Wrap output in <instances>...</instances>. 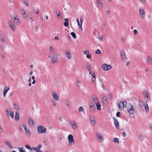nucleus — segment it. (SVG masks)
Wrapping results in <instances>:
<instances>
[{
	"label": "nucleus",
	"instance_id": "nucleus-1",
	"mask_svg": "<svg viewBox=\"0 0 152 152\" xmlns=\"http://www.w3.org/2000/svg\"><path fill=\"white\" fill-rule=\"evenodd\" d=\"M38 132L39 134L44 133L47 132V129L42 126H39L37 127Z\"/></svg>",
	"mask_w": 152,
	"mask_h": 152
},
{
	"label": "nucleus",
	"instance_id": "nucleus-2",
	"mask_svg": "<svg viewBox=\"0 0 152 152\" xmlns=\"http://www.w3.org/2000/svg\"><path fill=\"white\" fill-rule=\"evenodd\" d=\"M127 104V102L126 101H124L123 102H121L117 103V105L118 107L120 110H123L124 108L126 107Z\"/></svg>",
	"mask_w": 152,
	"mask_h": 152
},
{
	"label": "nucleus",
	"instance_id": "nucleus-3",
	"mask_svg": "<svg viewBox=\"0 0 152 152\" xmlns=\"http://www.w3.org/2000/svg\"><path fill=\"white\" fill-rule=\"evenodd\" d=\"M68 139L69 141V145H73L75 143V141L72 135L69 134L68 137Z\"/></svg>",
	"mask_w": 152,
	"mask_h": 152
},
{
	"label": "nucleus",
	"instance_id": "nucleus-4",
	"mask_svg": "<svg viewBox=\"0 0 152 152\" xmlns=\"http://www.w3.org/2000/svg\"><path fill=\"white\" fill-rule=\"evenodd\" d=\"M50 61L51 63L54 64L56 63L58 60L57 54L56 53L50 57Z\"/></svg>",
	"mask_w": 152,
	"mask_h": 152
},
{
	"label": "nucleus",
	"instance_id": "nucleus-5",
	"mask_svg": "<svg viewBox=\"0 0 152 152\" xmlns=\"http://www.w3.org/2000/svg\"><path fill=\"white\" fill-rule=\"evenodd\" d=\"M139 12L141 18L142 19L144 18L145 15V13L144 10L142 8H140L139 9Z\"/></svg>",
	"mask_w": 152,
	"mask_h": 152
},
{
	"label": "nucleus",
	"instance_id": "nucleus-6",
	"mask_svg": "<svg viewBox=\"0 0 152 152\" xmlns=\"http://www.w3.org/2000/svg\"><path fill=\"white\" fill-rule=\"evenodd\" d=\"M143 95L145 100L148 101L150 99L148 92L147 90L144 91L143 92Z\"/></svg>",
	"mask_w": 152,
	"mask_h": 152
},
{
	"label": "nucleus",
	"instance_id": "nucleus-7",
	"mask_svg": "<svg viewBox=\"0 0 152 152\" xmlns=\"http://www.w3.org/2000/svg\"><path fill=\"white\" fill-rule=\"evenodd\" d=\"M5 112L7 116H9L11 117V118H12L14 117V114L12 112L10 109H7L5 110Z\"/></svg>",
	"mask_w": 152,
	"mask_h": 152
},
{
	"label": "nucleus",
	"instance_id": "nucleus-8",
	"mask_svg": "<svg viewBox=\"0 0 152 152\" xmlns=\"http://www.w3.org/2000/svg\"><path fill=\"white\" fill-rule=\"evenodd\" d=\"M102 67L103 69L105 71H107L111 69L112 68V66L105 64L102 65Z\"/></svg>",
	"mask_w": 152,
	"mask_h": 152
},
{
	"label": "nucleus",
	"instance_id": "nucleus-9",
	"mask_svg": "<svg viewBox=\"0 0 152 152\" xmlns=\"http://www.w3.org/2000/svg\"><path fill=\"white\" fill-rule=\"evenodd\" d=\"M8 24L11 29L12 31H15L16 28L14 23L11 21H9Z\"/></svg>",
	"mask_w": 152,
	"mask_h": 152
},
{
	"label": "nucleus",
	"instance_id": "nucleus-10",
	"mask_svg": "<svg viewBox=\"0 0 152 152\" xmlns=\"http://www.w3.org/2000/svg\"><path fill=\"white\" fill-rule=\"evenodd\" d=\"M13 17V18L12 19L14 23L17 25H19L20 23V22L19 19L17 18V15H14Z\"/></svg>",
	"mask_w": 152,
	"mask_h": 152
},
{
	"label": "nucleus",
	"instance_id": "nucleus-11",
	"mask_svg": "<svg viewBox=\"0 0 152 152\" xmlns=\"http://www.w3.org/2000/svg\"><path fill=\"white\" fill-rule=\"evenodd\" d=\"M96 136L99 142H102L104 140L102 136L99 133L97 132L96 133Z\"/></svg>",
	"mask_w": 152,
	"mask_h": 152
},
{
	"label": "nucleus",
	"instance_id": "nucleus-12",
	"mask_svg": "<svg viewBox=\"0 0 152 152\" xmlns=\"http://www.w3.org/2000/svg\"><path fill=\"white\" fill-rule=\"evenodd\" d=\"M65 54L68 60H70L71 59V54L70 52L66 50V52L65 53Z\"/></svg>",
	"mask_w": 152,
	"mask_h": 152
},
{
	"label": "nucleus",
	"instance_id": "nucleus-13",
	"mask_svg": "<svg viewBox=\"0 0 152 152\" xmlns=\"http://www.w3.org/2000/svg\"><path fill=\"white\" fill-rule=\"evenodd\" d=\"M113 120L114 125L116 128L118 129H119V124L117 119L115 118H114Z\"/></svg>",
	"mask_w": 152,
	"mask_h": 152
},
{
	"label": "nucleus",
	"instance_id": "nucleus-14",
	"mask_svg": "<svg viewBox=\"0 0 152 152\" xmlns=\"http://www.w3.org/2000/svg\"><path fill=\"white\" fill-rule=\"evenodd\" d=\"M127 111L129 113L132 115L134 113V108L133 106L132 105H131L130 107L127 109Z\"/></svg>",
	"mask_w": 152,
	"mask_h": 152
},
{
	"label": "nucleus",
	"instance_id": "nucleus-15",
	"mask_svg": "<svg viewBox=\"0 0 152 152\" xmlns=\"http://www.w3.org/2000/svg\"><path fill=\"white\" fill-rule=\"evenodd\" d=\"M120 54L121 58L124 60H125L126 59V57L124 50H121L120 51Z\"/></svg>",
	"mask_w": 152,
	"mask_h": 152
},
{
	"label": "nucleus",
	"instance_id": "nucleus-16",
	"mask_svg": "<svg viewBox=\"0 0 152 152\" xmlns=\"http://www.w3.org/2000/svg\"><path fill=\"white\" fill-rule=\"evenodd\" d=\"M69 123L72 126V128L76 130L77 129V126L75 121H70Z\"/></svg>",
	"mask_w": 152,
	"mask_h": 152
},
{
	"label": "nucleus",
	"instance_id": "nucleus-17",
	"mask_svg": "<svg viewBox=\"0 0 152 152\" xmlns=\"http://www.w3.org/2000/svg\"><path fill=\"white\" fill-rule=\"evenodd\" d=\"M53 98L55 100H58L59 98L58 95L56 93L53 92L52 94Z\"/></svg>",
	"mask_w": 152,
	"mask_h": 152
},
{
	"label": "nucleus",
	"instance_id": "nucleus-18",
	"mask_svg": "<svg viewBox=\"0 0 152 152\" xmlns=\"http://www.w3.org/2000/svg\"><path fill=\"white\" fill-rule=\"evenodd\" d=\"M20 12L22 14L23 17L24 18H27V15L26 13V11L23 9H22L20 10Z\"/></svg>",
	"mask_w": 152,
	"mask_h": 152
},
{
	"label": "nucleus",
	"instance_id": "nucleus-19",
	"mask_svg": "<svg viewBox=\"0 0 152 152\" xmlns=\"http://www.w3.org/2000/svg\"><path fill=\"white\" fill-rule=\"evenodd\" d=\"M102 99L103 103L104 104H105V105L107 104V101L105 96L104 95H102Z\"/></svg>",
	"mask_w": 152,
	"mask_h": 152
},
{
	"label": "nucleus",
	"instance_id": "nucleus-20",
	"mask_svg": "<svg viewBox=\"0 0 152 152\" xmlns=\"http://www.w3.org/2000/svg\"><path fill=\"white\" fill-rule=\"evenodd\" d=\"M28 123L29 125L30 126H33L35 124V123L32 119H29L28 120Z\"/></svg>",
	"mask_w": 152,
	"mask_h": 152
},
{
	"label": "nucleus",
	"instance_id": "nucleus-21",
	"mask_svg": "<svg viewBox=\"0 0 152 152\" xmlns=\"http://www.w3.org/2000/svg\"><path fill=\"white\" fill-rule=\"evenodd\" d=\"M92 98L95 104L99 102L97 97H96V95L95 94H93L92 95Z\"/></svg>",
	"mask_w": 152,
	"mask_h": 152
},
{
	"label": "nucleus",
	"instance_id": "nucleus-22",
	"mask_svg": "<svg viewBox=\"0 0 152 152\" xmlns=\"http://www.w3.org/2000/svg\"><path fill=\"white\" fill-rule=\"evenodd\" d=\"M55 12L56 13L57 15L58 18L61 19L62 17L61 14V13L59 11V10L56 9V10Z\"/></svg>",
	"mask_w": 152,
	"mask_h": 152
},
{
	"label": "nucleus",
	"instance_id": "nucleus-23",
	"mask_svg": "<svg viewBox=\"0 0 152 152\" xmlns=\"http://www.w3.org/2000/svg\"><path fill=\"white\" fill-rule=\"evenodd\" d=\"M90 120L91 121V123L92 125L95 124L96 122L94 117L92 116L90 118Z\"/></svg>",
	"mask_w": 152,
	"mask_h": 152
},
{
	"label": "nucleus",
	"instance_id": "nucleus-24",
	"mask_svg": "<svg viewBox=\"0 0 152 152\" xmlns=\"http://www.w3.org/2000/svg\"><path fill=\"white\" fill-rule=\"evenodd\" d=\"M147 61L148 63L149 64H152V58L150 56H147Z\"/></svg>",
	"mask_w": 152,
	"mask_h": 152
},
{
	"label": "nucleus",
	"instance_id": "nucleus-25",
	"mask_svg": "<svg viewBox=\"0 0 152 152\" xmlns=\"http://www.w3.org/2000/svg\"><path fill=\"white\" fill-rule=\"evenodd\" d=\"M96 2L97 4L98 7L100 8H101L103 5L102 3L100 1V0H96Z\"/></svg>",
	"mask_w": 152,
	"mask_h": 152
},
{
	"label": "nucleus",
	"instance_id": "nucleus-26",
	"mask_svg": "<svg viewBox=\"0 0 152 152\" xmlns=\"http://www.w3.org/2000/svg\"><path fill=\"white\" fill-rule=\"evenodd\" d=\"M96 105V108L97 110L98 111H99L101 110V106L100 103L99 102H98L96 103H95Z\"/></svg>",
	"mask_w": 152,
	"mask_h": 152
},
{
	"label": "nucleus",
	"instance_id": "nucleus-27",
	"mask_svg": "<svg viewBox=\"0 0 152 152\" xmlns=\"http://www.w3.org/2000/svg\"><path fill=\"white\" fill-rule=\"evenodd\" d=\"M15 119L16 121L19 120V113L18 112H15Z\"/></svg>",
	"mask_w": 152,
	"mask_h": 152
},
{
	"label": "nucleus",
	"instance_id": "nucleus-28",
	"mask_svg": "<svg viewBox=\"0 0 152 152\" xmlns=\"http://www.w3.org/2000/svg\"><path fill=\"white\" fill-rule=\"evenodd\" d=\"M145 109L146 110V112L147 113L149 110V108L148 107L147 103L146 102L145 104Z\"/></svg>",
	"mask_w": 152,
	"mask_h": 152
},
{
	"label": "nucleus",
	"instance_id": "nucleus-29",
	"mask_svg": "<svg viewBox=\"0 0 152 152\" xmlns=\"http://www.w3.org/2000/svg\"><path fill=\"white\" fill-rule=\"evenodd\" d=\"M50 52L51 53L53 54L55 53V50L53 47L50 46Z\"/></svg>",
	"mask_w": 152,
	"mask_h": 152
},
{
	"label": "nucleus",
	"instance_id": "nucleus-30",
	"mask_svg": "<svg viewBox=\"0 0 152 152\" xmlns=\"http://www.w3.org/2000/svg\"><path fill=\"white\" fill-rule=\"evenodd\" d=\"M5 143L8 146L12 149V147L11 144L10 142L9 141H6L5 142Z\"/></svg>",
	"mask_w": 152,
	"mask_h": 152
},
{
	"label": "nucleus",
	"instance_id": "nucleus-31",
	"mask_svg": "<svg viewBox=\"0 0 152 152\" xmlns=\"http://www.w3.org/2000/svg\"><path fill=\"white\" fill-rule=\"evenodd\" d=\"M65 22L64 23V25L66 27L67 26L69 25L68 23V19L67 18H66L64 19Z\"/></svg>",
	"mask_w": 152,
	"mask_h": 152
},
{
	"label": "nucleus",
	"instance_id": "nucleus-32",
	"mask_svg": "<svg viewBox=\"0 0 152 152\" xmlns=\"http://www.w3.org/2000/svg\"><path fill=\"white\" fill-rule=\"evenodd\" d=\"M90 110L91 113H95L96 110L95 106H94V107L91 108V109H90Z\"/></svg>",
	"mask_w": 152,
	"mask_h": 152
},
{
	"label": "nucleus",
	"instance_id": "nucleus-33",
	"mask_svg": "<svg viewBox=\"0 0 152 152\" xmlns=\"http://www.w3.org/2000/svg\"><path fill=\"white\" fill-rule=\"evenodd\" d=\"M139 105L141 107H142L144 105V103L141 100H139Z\"/></svg>",
	"mask_w": 152,
	"mask_h": 152
},
{
	"label": "nucleus",
	"instance_id": "nucleus-34",
	"mask_svg": "<svg viewBox=\"0 0 152 152\" xmlns=\"http://www.w3.org/2000/svg\"><path fill=\"white\" fill-rule=\"evenodd\" d=\"M9 89L10 88L8 86H6L4 88L3 92H7Z\"/></svg>",
	"mask_w": 152,
	"mask_h": 152
},
{
	"label": "nucleus",
	"instance_id": "nucleus-35",
	"mask_svg": "<svg viewBox=\"0 0 152 152\" xmlns=\"http://www.w3.org/2000/svg\"><path fill=\"white\" fill-rule=\"evenodd\" d=\"M25 133L28 137H29L31 135V134L30 131L29 130L27 129L25 131Z\"/></svg>",
	"mask_w": 152,
	"mask_h": 152
},
{
	"label": "nucleus",
	"instance_id": "nucleus-36",
	"mask_svg": "<svg viewBox=\"0 0 152 152\" xmlns=\"http://www.w3.org/2000/svg\"><path fill=\"white\" fill-rule=\"evenodd\" d=\"M14 107L16 110H18L19 109V107L18 105L14 103L13 104Z\"/></svg>",
	"mask_w": 152,
	"mask_h": 152
},
{
	"label": "nucleus",
	"instance_id": "nucleus-37",
	"mask_svg": "<svg viewBox=\"0 0 152 152\" xmlns=\"http://www.w3.org/2000/svg\"><path fill=\"white\" fill-rule=\"evenodd\" d=\"M89 105L90 107V109H91V108L95 106L94 103L92 102H90L89 103Z\"/></svg>",
	"mask_w": 152,
	"mask_h": 152
},
{
	"label": "nucleus",
	"instance_id": "nucleus-38",
	"mask_svg": "<svg viewBox=\"0 0 152 152\" xmlns=\"http://www.w3.org/2000/svg\"><path fill=\"white\" fill-rule=\"evenodd\" d=\"M71 34L74 38H75L76 37V36L74 32H72L71 33Z\"/></svg>",
	"mask_w": 152,
	"mask_h": 152
},
{
	"label": "nucleus",
	"instance_id": "nucleus-39",
	"mask_svg": "<svg viewBox=\"0 0 152 152\" xmlns=\"http://www.w3.org/2000/svg\"><path fill=\"white\" fill-rule=\"evenodd\" d=\"M65 104L67 107L69 108L70 107V102L69 101L66 100L65 101Z\"/></svg>",
	"mask_w": 152,
	"mask_h": 152
},
{
	"label": "nucleus",
	"instance_id": "nucleus-40",
	"mask_svg": "<svg viewBox=\"0 0 152 152\" xmlns=\"http://www.w3.org/2000/svg\"><path fill=\"white\" fill-rule=\"evenodd\" d=\"M113 142L115 143H119V140L117 138H115L113 139Z\"/></svg>",
	"mask_w": 152,
	"mask_h": 152
},
{
	"label": "nucleus",
	"instance_id": "nucleus-41",
	"mask_svg": "<svg viewBox=\"0 0 152 152\" xmlns=\"http://www.w3.org/2000/svg\"><path fill=\"white\" fill-rule=\"evenodd\" d=\"M25 147L27 149H29L30 150H32V149L30 147L29 145H25Z\"/></svg>",
	"mask_w": 152,
	"mask_h": 152
},
{
	"label": "nucleus",
	"instance_id": "nucleus-42",
	"mask_svg": "<svg viewBox=\"0 0 152 152\" xmlns=\"http://www.w3.org/2000/svg\"><path fill=\"white\" fill-rule=\"evenodd\" d=\"M86 68L88 71H90L91 70V68L90 66V64H88L87 66H86Z\"/></svg>",
	"mask_w": 152,
	"mask_h": 152
},
{
	"label": "nucleus",
	"instance_id": "nucleus-43",
	"mask_svg": "<svg viewBox=\"0 0 152 152\" xmlns=\"http://www.w3.org/2000/svg\"><path fill=\"white\" fill-rule=\"evenodd\" d=\"M81 83L79 81H76V85L78 87L80 86L81 85Z\"/></svg>",
	"mask_w": 152,
	"mask_h": 152
},
{
	"label": "nucleus",
	"instance_id": "nucleus-44",
	"mask_svg": "<svg viewBox=\"0 0 152 152\" xmlns=\"http://www.w3.org/2000/svg\"><path fill=\"white\" fill-rule=\"evenodd\" d=\"M51 102L52 103V105L56 107V103L55 101L53 100L51 101Z\"/></svg>",
	"mask_w": 152,
	"mask_h": 152
},
{
	"label": "nucleus",
	"instance_id": "nucleus-45",
	"mask_svg": "<svg viewBox=\"0 0 152 152\" xmlns=\"http://www.w3.org/2000/svg\"><path fill=\"white\" fill-rule=\"evenodd\" d=\"M0 39L3 42H4V39L3 36H0Z\"/></svg>",
	"mask_w": 152,
	"mask_h": 152
},
{
	"label": "nucleus",
	"instance_id": "nucleus-46",
	"mask_svg": "<svg viewBox=\"0 0 152 152\" xmlns=\"http://www.w3.org/2000/svg\"><path fill=\"white\" fill-rule=\"evenodd\" d=\"M23 3L27 6H28V3L27 0H23Z\"/></svg>",
	"mask_w": 152,
	"mask_h": 152
},
{
	"label": "nucleus",
	"instance_id": "nucleus-47",
	"mask_svg": "<svg viewBox=\"0 0 152 152\" xmlns=\"http://www.w3.org/2000/svg\"><path fill=\"white\" fill-rule=\"evenodd\" d=\"M139 139L142 141L144 139V138L142 135H140L139 136Z\"/></svg>",
	"mask_w": 152,
	"mask_h": 152
},
{
	"label": "nucleus",
	"instance_id": "nucleus-48",
	"mask_svg": "<svg viewBox=\"0 0 152 152\" xmlns=\"http://www.w3.org/2000/svg\"><path fill=\"white\" fill-rule=\"evenodd\" d=\"M22 126H23L24 129L25 130V131L27 129V126H26V125L24 124H22Z\"/></svg>",
	"mask_w": 152,
	"mask_h": 152
},
{
	"label": "nucleus",
	"instance_id": "nucleus-49",
	"mask_svg": "<svg viewBox=\"0 0 152 152\" xmlns=\"http://www.w3.org/2000/svg\"><path fill=\"white\" fill-rule=\"evenodd\" d=\"M23 149L22 148H18V149L20 152H26L25 151H23Z\"/></svg>",
	"mask_w": 152,
	"mask_h": 152
},
{
	"label": "nucleus",
	"instance_id": "nucleus-50",
	"mask_svg": "<svg viewBox=\"0 0 152 152\" xmlns=\"http://www.w3.org/2000/svg\"><path fill=\"white\" fill-rule=\"evenodd\" d=\"M34 10L36 13L38 14L39 13L38 10L37 8H34Z\"/></svg>",
	"mask_w": 152,
	"mask_h": 152
},
{
	"label": "nucleus",
	"instance_id": "nucleus-51",
	"mask_svg": "<svg viewBox=\"0 0 152 152\" xmlns=\"http://www.w3.org/2000/svg\"><path fill=\"white\" fill-rule=\"evenodd\" d=\"M100 53V50H99L97 49L95 53L96 54H99Z\"/></svg>",
	"mask_w": 152,
	"mask_h": 152
},
{
	"label": "nucleus",
	"instance_id": "nucleus-52",
	"mask_svg": "<svg viewBox=\"0 0 152 152\" xmlns=\"http://www.w3.org/2000/svg\"><path fill=\"white\" fill-rule=\"evenodd\" d=\"M83 109L82 107H79V111L80 112H82L83 110Z\"/></svg>",
	"mask_w": 152,
	"mask_h": 152
},
{
	"label": "nucleus",
	"instance_id": "nucleus-53",
	"mask_svg": "<svg viewBox=\"0 0 152 152\" xmlns=\"http://www.w3.org/2000/svg\"><path fill=\"white\" fill-rule=\"evenodd\" d=\"M120 115L121 113L119 112H118L116 114V115L118 117L120 116Z\"/></svg>",
	"mask_w": 152,
	"mask_h": 152
},
{
	"label": "nucleus",
	"instance_id": "nucleus-54",
	"mask_svg": "<svg viewBox=\"0 0 152 152\" xmlns=\"http://www.w3.org/2000/svg\"><path fill=\"white\" fill-rule=\"evenodd\" d=\"M32 149L36 151V152L38 150L37 147H33Z\"/></svg>",
	"mask_w": 152,
	"mask_h": 152
},
{
	"label": "nucleus",
	"instance_id": "nucleus-55",
	"mask_svg": "<svg viewBox=\"0 0 152 152\" xmlns=\"http://www.w3.org/2000/svg\"><path fill=\"white\" fill-rule=\"evenodd\" d=\"M37 147L38 149H39L40 148H42V145L41 144H39Z\"/></svg>",
	"mask_w": 152,
	"mask_h": 152
},
{
	"label": "nucleus",
	"instance_id": "nucleus-56",
	"mask_svg": "<svg viewBox=\"0 0 152 152\" xmlns=\"http://www.w3.org/2000/svg\"><path fill=\"white\" fill-rule=\"evenodd\" d=\"M126 38H121V40L122 42H125V41H126Z\"/></svg>",
	"mask_w": 152,
	"mask_h": 152
},
{
	"label": "nucleus",
	"instance_id": "nucleus-57",
	"mask_svg": "<svg viewBox=\"0 0 152 152\" xmlns=\"http://www.w3.org/2000/svg\"><path fill=\"white\" fill-rule=\"evenodd\" d=\"M108 98L110 99H112V95L111 94H110L108 96Z\"/></svg>",
	"mask_w": 152,
	"mask_h": 152
},
{
	"label": "nucleus",
	"instance_id": "nucleus-58",
	"mask_svg": "<svg viewBox=\"0 0 152 152\" xmlns=\"http://www.w3.org/2000/svg\"><path fill=\"white\" fill-rule=\"evenodd\" d=\"M39 27V26L38 25H36L35 26V28L36 29L37 31H38Z\"/></svg>",
	"mask_w": 152,
	"mask_h": 152
},
{
	"label": "nucleus",
	"instance_id": "nucleus-59",
	"mask_svg": "<svg viewBox=\"0 0 152 152\" xmlns=\"http://www.w3.org/2000/svg\"><path fill=\"white\" fill-rule=\"evenodd\" d=\"M76 22L77 23L78 26H79L80 25V23L79 20L78 18H77L76 19Z\"/></svg>",
	"mask_w": 152,
	"mask_h": 152
},
{
	"label": "nucleus",
	"instance_id": "nucleus-60",
	"mask_svg": "<svg viewBox=\"0 0 152 152\" xmlns=\"http://www.w3.org/2000/svg\"><path fill=\"white\" fill-rule=\"evenodd\" d=\"M86 57L89 59H90L91 58V57H90V55H89L88 53L87 54V55H86Z\"/></svg>",
	"mask_w": 152,
	"mask_h": 152
},
{
	"label": "nucleus",
	"instance_id": "nucleus-61",
	"mask_svg": "<svg viewBox=\"0 0 152 152\" xmlns=\"http://www.w3.org/2000/svg\"><path fill=\"white\" fill-rule=\"evenodd\" d=\"M88 53H89V51L88 50H86L84 52V54L85 55H87Z\"/></svg>",
	"mask_w": 152,
	"mask_h": 152
},
{
	"label": "nucleus",
	"instance_id": "nucleus-62",
	"mask_svg": "<svg viewBox=\"0 0 152 152\" xmlns=\"http://www.w3.org/2000/svg\"><path fill=\"white\" fill-rule=\"evenodd\" d=\"M110 11L109 10H108L107 11V14L108 15H110Z\"/></svg>",
	"mask_w": 152,
	"mask_h": 152
},
{
	"label": "nucleus",
	"instance_id": "nucleus-63",
	"mask_svg": "<svg viewBox=\"0 0 152 152\" xmlns=\"http://www.w3.org/2000/svg\"><path fill=\"white\" fill-rule=\"evenodd\" d=\"M80 24H82V23L83 22V19L82 18H81L80 19Z\"/></svg>",
	"mask_w": 152,
	"mask_h": 152
},
{
	"label": "nucleus",
	"instance_id": "nucleus-64",
	"mask_svg": "<svg viewBox=\"0 0 152 152\" xmlns=\"http://www.w3.org/2000/svg\"><path fill=\"white\" fill-rule=\"evenodd\" d=\"M99 39L100 41H102L103 39V37L102 36H99Z\"/></svg>",
	"mask_w": 152,
	"mask_h": 152
}]
</instances>
